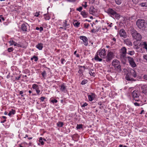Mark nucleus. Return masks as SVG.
I'll list each match as a JSON object with an SVG mask.
<instances>
[{
  "mask_svg": "<svg viewBox=\"0 0 147 147\" xmlns=\"http://www.w3.org/2000/svg\"><path fill=\"white\" fill-rule=\"evenodd\" d=\"M99 55L101 58H105L106 57V53L105 49H100L98 51L96 55L94 57V59L96 61H101L102 59L100 58L98 56Z\"/></svg>",
  "mask_w": 147,
  "mask_h": 147,
  "instance_id": "1",
  "label": "nucleus"
},
{
  "mask_svg": "<svg viewBox=\"0 0 147 147\" xmlns=\"http://www.w3.org/2000/svg\"><path fill=\"white\" fill-rule=\"evenodd\" d=\"M106 12L111 17L113 18V16H115V18L117 19H119L120 18V15L119 14L117 13L115 10L111 8H109Z\"/></svg>",
  "mask_w": 147,
  "mask_h": 147,
  "instance_id": "2",
  "label": "nucleus"
},
{
  "mask_svg": "<svg viewBox=\"0 0 147 147\" xmlns=\"http://www.w3.org/2000/svg\"><path fill=\"white\" fill-rule=\"evenodd\" d=\"M127 49L125 47H123L120 51V57L122 61H125L127 59Z\"/></svg>",
  "mask_w": 147,
  "mask_h": 147,
  "instance_id": "3",
  "label": "nucleus"
},
{
  "mask_svg": "<svg viewBox=\"0 0 147 147\" xmlns=\"http://www.w3.org/2000/svg\"><path fill=\"white\" fill-rule=\"evenodd\" d=\"M131 32L133 37L137 40H140L142 38L141 34L138 33L134 28H131Z\"/></svg>",
  "mask_w": 147,
  "mask_h": 147,
  "instance_id": "4",
  "label": "nucleus"
},
{
  "mask_svg": "<svg viewBox=\"0 0 147 147\" xmlns=\"http://www.w3.org/2000/svg\"><path fill=\"white\" fill-rule=\"evenodd\" d=\"M136 25L140 29H143L146 27L147 23H146L144 20L142 19H139L136 22Z\"/></svg>",
  "mask_w": 147,
  "mask_h": 147,
  "instance_id": "5",
  "label": "nucleus"
},
{
  "mask_svg": "<svg viewBox=\"0 0 147 147\" xmlns=\"http://www.w3.org/2000/svg\"><path fill=\"white\" fill-rule=\"evenodd\" d=\"M112 65L115 69H119L121 70V66L120 65V62L117 59H114L112 62Z\"/></svg>",
  "mask_w": 147,
  "mask_h": 147,
  "instance_id": "6",
  "label": "nucleus"
},
{
  "mask_svg": "<svg viewBox=\"0 0 147 147\" xmlns=\"http://www.w3.org/2000/svg\"><path fill=\"white\" fill-rule=\"evenodd\" d=\"M132 95L134 99L136 101H139L140 100L138 98L140 94L138 91L134 90L132 93Z\"/></svg>",
  "mask_w": 147,
  "mask_h": 147,
  "instance_id": "7",
  "label": "nucleus"
},
{
  "mask_svg": "<svg viewBox=\"0 0 147 147\" xmlns=\"http://www.w3.org/2000/svg\"><path fill=\"white\" fill-rule=\"evenodd\" d=\"M114 56L113 53L111 51H108L107 55H106V61L107 62H109L113 59Z\"/></svg>",
  "mask_w": 147,
  "mask_h": 147,
  "instance_id": "8",
  "label": "nucleus"
},
{
  "mask_svg": "<svg viewBox=\"0 0 147 147\" xmlns=\"http://www.w3.org/2000/svg\"><path fill=\"white\" fill-rule=\"evenodd\" d=\"M119 34L121 36L123 37L124 38H125L127 37L126 33L123 29L120 30L119 32Z\"/></svg>",
  "mask_w": 147,
  "mask_h": 147,
  "instance_id": "9",
  "label": "nucleus"
},
{
  "mask_svg": "<svg viewBox=\"0 0 147 147\" xmlns=\"http://www.w3.org/2000/svg\"><path fill=\"white\" fill-rule=\"evenodd\" d=\"M80 39L82 40L84 44L87 46L88 45V41L87 38L85 36H80Z\"/></svg>",
  "mask_w": 147,
  "mask_h": 147,
  "instance_id": "10",
  "label": "nucleus"
},
{
  "mask_svg": "<svg viewBox=\"0 0 147 147\" xmlns=\"http://www.w3.org/2000/svg\"><path fill=\"white\" fill-rule=\"evenodd\" d=\"M89 13L90 14L93 15H96V11L93 6L90 7L89 10Z\"/></svg>",
  "mask_w": 147,
  "mask_h": 147,
  "instance_id": "11",
  "label": "nucleus"
},
{
  "mask_svg": "<svg viewBox=\"0 0 147 147\" xmlns=\"http://www.w3.org/2000/svg\"><path fill=\"white\" fill-rule=\"evenodd\" d=\"M28 25L27 24H23L21 26V29L23 31H26Z\"/></svg>",
  "mask_w": 147,
  "mask_h": 147,
  "instance_id": "12",
  "label": "nucleus"
},
{
  "mask_svg": "<svg viewBox=\"0 0 147 147\" xmlns=\"http://www.w3.org/2000/svg\"><path fill=\"white\" fill-rule=\"evenodd\" d=\"M125 78L126 80L129 81H135V80L134 78H131V76H129L128 74H127L126 77Z\"/></svg>",
  "mask_w": 147,
  "mask_h": 147,
  "instance_id": "13",
  "label": "nucleus"
},
{
  "mask_svg": "<svg viewBox=\"0 0 147 147\" xmlns=\"http://www.w3.org/2000/svg\"><path fill=\"white\" fill-rule=\"evenodd\" d=\"M125 43L127 45L132 46V43L130 40L128 39H126L124 41Z\"/></svg>",
  "mask_w": 147,
  "mask_h": 147,
  "instance_id": "14",
  "label": "nucleus"
},
{
  "mask_svg": "<svg viewBox=\"0 0 147 147\" xmlns=\"http://www.w3.org/2000/svg\"><path fill=\"white\" fill-rule=\"evenodd\" d=\"M36 47L39 50H41L43 47V45L41 43H38Z\"/></svg>",
  "mask_w": 147,
  "mask_h": 147,
  "instance_id": "15",
  "label": "nucleus"
},
{
  "mask_svg": "<svg viewBox=\"0 0 147 147\" xmlns=\"http://www.w3.org/2000/svg\"><path fill=\"white\" fill-rule=\"evenodd\" d=\"M9 42L10 45H13L14 46H19V45L16 43L13 40H10L9 41Z\"/></svg>",
  "mask_w": 147,
  "mask_h": 147,
  "instance_id": "16",
  "label": "nucleus"
},
{
  "mask_svg": "<svg viewBox=\"0 0 147 147\" xmlns=\"http://www.w3.org/2000/svg\"><path fill=\"white\" fill-rule=\"evenodd\" d=\"M141 45L143 46V47L146 49L147 51V43L145 42H142L141 43Z\"/></svg>",
  "mask_w": 147,
  "mask_h": 147,
  "instance_id": "17",
  "label": "nucleus"
},
{
  "mask_svg": "<svg viewBox=\"0 0 147 147\" xmlns=\"http://www.w3.org/2000/svg\"><path fill=\"white\" fill-rule=\"evenodd\" d=\"M94 97V94L92 93L91 95H88V97L89 100L90 101H92Z\"/></svg>",
  "mask_w": 147,
  "mask_h": 147,
  "instance_id": "18",
  "label": "nucleus"
},
{
  "mask_svg": "<svg viewBox=\"0 0 147 147\" xmlns=\"http://www.w3.org/2000/svg\"><path fill=\"white\" fill-rule=\"evenodd\" d=\"M89 73L90 75L93 77H94L95 76V74L94 72L93 69H89Z\"/></svg>",
  "mask_w": 147,
  "mask_h": 147,
  "instance_id": "19",
  "label": "nucleus"
},
{
  "mask_svg": "<svg viewBox=\"0 0 147 147\" xmlns=\"http://www.w3.org/2000/svg\"><path fill=\"white\" fill-rule=\"evenodd\" d=\"M81 14L84 18H86L88 16V13L85 11H83L81 12Z\"/></svg>",
  "mask_w": 147,
  "mask_h": 147,
  "instance_id": "20",
  "label": "nucleus"
},
{
  "mask_svg": "<svg viewBox=\"0 0 147 147\" xmlns=\"http://www.w3.org/2000/svg\"><path fill=\"white\" fill-rule=\"evenodd\" d=\"M141 89L142 90L143 93L147 91V86L146 85L142 86L141 87Z\"/></svg>",
  "mask_w": 147,
  "mask_h": 147,
  "instance_id": "21",
  "label": "nucleus"
},
{
  "mask_svg": "<svg viewBox=\"0 0 147 147\" xmlns=\"http://www.w3.org/2000/svg\"><path fill=\"white\" fill-rule=\"evenodd\" d=\"M131 74L134 78H135L137 76V75L136 71L134 69H131Z\"/></svg>",
  "mask_w": 147,
  "mask_h": 147,
  "instance_id": "22",
  "label": "nucleus"
},
{
  "mask_svg": "<svg viewBox=\"0 0 147 147\" xmlns=\"http://www.w3.org/2000/svg\"><path fill=\"white\" fill-rule=\"evenodd\" d=\"M60 86L61 90L63 92H65L66 90L65 86L63 84L61 85Z\"/></svg>",
  "mask_w": 147,
  "mask_h": 147,
  "instance_id": "23",
  "label": "nucleus"
},
{
  "mask_svg": "<svg viewBox=\"0 0 147 147\" xmlns=\"http://www.w3.org/2000/svg\"><path fill=\"white\" fill-rule=\"evenodd\" d=\"M16 113V111L15 110H13V109H11V111L9 113H8V115L9 116H11L12 115H14Z\"/></svg>",
  "mask_w": 147,
  "mask_h": 147,
  "instance_id": "24",
  "label": "nucleus"
},
{
  "mask_svg": "<svg viewBox=\"0 0 147 147\" xmlns=\"http://www.w3.org/2000/svg\"><path fill=\"white\" fill-rule=\"evenodd\" d=\"M127 58L129 61V63L131 62L134 61V59L133 58L130 56H127Z\"/></svg>",
  "mask_w": 147,
  "mask_h": 147,
  "instance_id": "25",
  "label": "nucleus"
},
{
  "mask_svg": "<svg viewBox=\"0 0 147 147\" xmlns=\"http://www.w3.org/2000/svg\"><path fill=\"white\" fill-rule=\"evenodd\" d=\"M129 64L131 66L133 67H135L136 66V65L134 61L131 62Z\"/></svg>",
  "mask_w": 147,
  "mask_h": 147,
  "instance_id": "26",
  "label": "nucleus"
},
{
  "mask_svg": "<svg viewBox=\"0 0 147 147\" xmlns=\"http://www.w3.org/2000/svg\"><path fill=\"white\" fill-rule=\"evenodd\" d=\"M57 124L58 127H62L63 125V123L62 122H58Z\"/></svg>",
  "mask_w": 147,
  "mask_h": 147,
  "instance_id": "27",
  "label": "nucleus"
},
{
  "mask_svg": "<svg viewBox=\"0 0 147 147\" xmlns=\"http://www.w3.org/2000/svg\"><path fill=\"white\" fill-rule=\"evenodd\" d=\"M127 53L130 55H132L135 54V52L134 51H128Z\"/></svg>",
  "mask_w": 147,
  "mask_h": 147,
  "instance_id": "28",
  "label": "nucleus"
},
{
  "mask_svg": "<svg viewBox=\"0 0 147 147\" xmlns=\"http://www.w3.org/2000/svg\"><path fill=\"white\" fill-rule=\"evenodd\" d=\"M45 19L47 20H48L50 19L49 16L48 15H47L46 14H44Z\"/></svg>",
  "mask_w": 147,
  "mask_h": 147,
  "instance_id": "29",
  "label": "nucleus"
},
{
  "mask_svg": "<svg viewBox=\"0 0 147 147\" xmlns=\"http://www.w3.org/2000/svg\"><path fill=\"white\" fill-rule=\"evenodd\" d=\"M76 128L77 129H82V124H77Z\"/></svg>",
  "mask_w": 147,
  "mask_h": 147,
  "instance_id": "30",
  "label": "nucleus"
},
{
  "mask_svg": "<svg viewBox=\"0 0 147 147\" xmlns=\"http://www.w3.org/2000/svg\"><path fill=\"white\" fill-rule=\"evenodd\" d=\"M38 86L36 84H34L32 85V88L33 89L36 90L38 88Z\"/></svg>",
  "mask_w": 147,
  "mask_h": 147,
  "instance_id": "31",
  "label": "nucleus"
},
{
  "mask_svg": "<svg viewBox=\"0 0 147 147\" xmlns=\"http://www.w3.org/2000/svg\"><path fill=\"white\" fill-rule=\"evenodd\" d=\"M116 3L118 5H119L121 3V0H115Z\"/></svg>",
  "mask_w": 147,
  "mask_h": 147,
  "instance_id": "32",
  "label": "nucleus"
},
{
  "mask_svg": "<svg viewBox=\"0 0 147 147\" xmlns=\"http://www.w3.org/2000/svg\"><path fill=\"white\" fill-rule=\"evenodd\" d=\"M140 5L142 7H147V4L145 3H142Z\"/></svg>",
  "mask_w": 147,
  "mask_h": 147,
  "instance_id": "33",
  "label": "nucleus"
},
{
  "mask_svg": "<svg viewBox=\"0 0 147 147\" xmlns=\"http://www.w3.org/2000/svg\"><path fill=\"white\" fill-rule=\"evenodd\" d=\"M39 142L41 144L43 145L44 144V142L42 141V137H40L39 140Z\"/></svg>",
  "mask_w": 147,
  "mask_h": 147,
  "instance_id": "34",
  "label": "nucleus"
},
{
  "mask_svg": "<svg viewBox=\"0 0 147 147\" xmlns=\"http://www.w3.org/2000/svg\"><path fill=\"white\" fill-rule=\"evenodd\" d=\"M74 24L75 26L77 27H78L80 24V23L76 21V22L74 23Z\"/></svg>",
  "mask_w": 147,
  "mask_h": 147,
  "instance_id": "35",
  "label": "nucleus"
},
{
  "mask_svg": "<svg viewBox=\"0 0 147 147\" xmlns=\"http://www.w3.org/2000/svg\"><path fill=\"white\" fill-rule=\"evenodd\" d=\"M87 83V80H83L82 82L81 83V84L82 85H84V84H86Z\"/></svg>",
  "mask_w": 147,
  "mask_h": 147,
  "instance_id": "36",
  "label": "nucleus"
},
{
  "mask_svg": "<svg viewBox=\"0 0 147 147\" xmlns=\"http://www.w3.org/2000/svg\"><path fill=\"white\" fill-rule=\"evenodd\" d=\"M13 50V48L12 47H10L8 49L7 51L8 52H10L12 51Z\"/></svg>",
  "mask_w": 147,
  "mask_h": 147,
  "instance_id": "37",
  "label": "nucleus"
},
{
  "mask_svg": "<svg viewBox=\"0 0 147 147\" xmlns=\"http://www.w3.org/2000/svg\"><path fill=\"white\" fill-rule=\"evenodd\" d=\"M67 21L66 20H65V22H64L63 23H64V26L65 27H66L67 26L68 24L67 23Z\"/></svg>",
  "mask_w": 147,
  "mask_h": 147,
  "instance_id": "38",
  "label": "nucleus"
},
{
  "mask_svg": "<svg viewBox=\"0 0 147 147\" xmlns=\"http://www.w3.org/2000/svg\"><path fill=\"white\" fill-rule=\"evenodd\" d=\"M46 74V72L44 71L42 73V75L43 76V77H45V76Z\"/></svg>",
  "mask_w": 147,
  "mask_h": 147,
  "instance_id": "39",
  "label": "nucleus"
},
{
  "mask_svg": "<svg viewBox=\"0 0 147 147\" xmlns=\"http://www.w3.org/2000/svg\"><path fill=\"white\" fill-rule=\"evenodd\" d=\"M51 102L53 103H57V100L54 99L51 100Z\"/></svg>",
  "mask_w": 147,
  "mask_h": 147,
  "instance_id": "40",
  "label": "nucleus"
},
{
  "mask_svg": "<svg viewBox=\"0 0 147 147\" xmlns=\"http://www.w3.org/2000/svg\"><path fill=\"white\" fill-rule=\"evenodd\" d=\"M82 9V7H80L76 9V10L77 11H79L80 12L81 11Z\"/></svg>",
  "mask_w": 147,
  "mask_h": 147,
  "instance_id": "41",
  "label": "nucleus"
},
{
  "mask_svg": "<svg viewBox=\"0 0 147 147\" xmlns=\"http://www.w3.org/2000/svg\"><path fill=\"white\" fill-rule=\"evenodd\" d=\"M33 58L34 59V61H36L38 60V58L35 55H34L33 56Z\"/></svg>",
  "mask_w": 147,
  "mask_h": 147,
  "instance_id": "42",
  "label": "nucleus"
},
{
  "mask_svg": "<svg viewBox=\"0 0 147 147\" xmlns=\"http://www.w3.org/2000/svg\"><path fill=\"white\" fill-rule=\"evenodd\" d=\"M134 105L136 106H139L140 105V104L137 102H134Z\"/></svg>",
  "mask_w": 147,
  "mask_h": 147,
  "instance_id": "43",
  "label": "nucleus"
},
{
  "mask_svg": "<svg viewBox=\"0 0 147 147\" xmlns=\"http://www.w3.org/2000/svg\"><path fill=\"white\" fill-rule=\"evenodd\" d=\"M89 26V25L88 24H86V23L84 24V26L86 28H87Z\"/></svg>",
  "mask_w": 147,
  "mask_h": 147,
  "instance_id": "44",
  "label": "nucleus"
},
{
  "mask_svg": "<svg viewBox=\"0 0 147 147\" xmlns=\"http://www.w3.org/2000/svg\"><path fill=\"white\" fill-rule=\"evenodd\" d=\"M140 48V47H138V46H137V45H135L134 46V48L136 49V50H137V51H138V49H139V48Z\"/></svg>",
  "mask_w": 147,
  "mask_h": 147,
  "instance_id": "45",
  "label": "nucleus"
},
{
  "mask_svg": "<svg viewBox=\"0 0 147 147\" xmlns=\"http://www.w3.org/2000/svg\"><path fill=\"white\" fill-rule=\"evenodd\" d=\"M87 105L88 104L86 102H85V103H84L82 105V107H85L87 106Z\"/></svg>",
  "mask_w": 147,
  "mask_h": 147,
  "instance_id": "46",
  "label": "nucleus"
},
{
  "mask_svg": "<svg viewBox=\"0 0 147 147\" xmlns=\"http://www.w3.org/2000/svg\"><path fill=\"white\" fill-rule=\"evenodd\" d=\"M137 52H142V49L141 48H140V47L139 48V49L137 51Z\"/></svg>",
  "mask_w": 147,
  "mask_h": 147,
  "instance_id": "47",
  "label": "nucleus"
},
{
  "mask_svg": "<svg viewBox=\"0 0 147 147\" xmlns=\"http://www.w3.org/2000/svg\"><path fill=\"white\" fill-rule=\"evenodd\" d=\"M23 93H24L23 91H21L20 92V94L21 95V96L22 97L24 96L22 94Z\"/></svg>",
  "mask_w": 147,
  "mask_h": 147,
  "instance_id": "48",
  "label": "nucleus"
},
{
  "mask_svg": "<svg viewBox=\"0 0 147 147\" xmlns=\"http://www.w3.org/2000/svg\"><path fill=\"white\" fill-rule=\"evenodd\" d=\"M84 4H83L82 5L85 8L87 6V2H84Z\"/></svg>",
  "mask_w": 147,
  "mask_h": 147,
  "instance_id": "49",
  "label": "nucleus"
},
{
  "mask_svg": "<svg viewBox=\"0 0 147 147\" xmlns=\"http://www.w3.org/2000/svg\"><path fill=\"white\" fill-rule=\"evenodd\" d=\"M36 90L37 94H39V93L40 92V90H39L38 88L36 89Z\"/></svg>",
  "mask_w": 147,
  "mask_h": 147,
  "instance_id": "50",
  "label": "nucleus"
},
{
  "mask_svg": "<svg viewBox=\"0 0 147 147\" xmlns=\"http://www.w3.org/2000/svg\"><path fill=\"white\" fill-rule=\"evenodd\" d=\"M45 97H41L40 98V100L42 101H44V100L45 99Z\"/></svg>",
  "mask_w": 147,
  "mask_h": 147,
  "instance_id": "51",
  "label": "nucleus"
},
{
  "mask_svg": "<svg viewBox=\"0 0 147 147\" xmlns=\"http://www.w3.org/2000/svg\"><path fill=\"white\" fill-rule=\"evenodd\" d=\"M78 73L81 74H82V70L81 69H80L78 71Z\"/></svg>",
  "mask_w": 147,
  "mask_h": 147,
  "instance_id": "52",
  "label": "nucleus"
},
{
  "mask_svg": "<svg viewBox=\"0 0 147 147\" xmlns=\"http://www.w3.org/2000/svg\"><path fill=\"white\" fill-rule=\"evenodd\" d=\"M143 77L145 80H147V75H144Z\"/></svg>",
  "mask_w": 147,
  "mask_h": 147,
  "instance_id": "53",
  "label": "nucleus"
},
{
  "mask_svg": "<svg viewBox=\"0 0 147 147\" xmlns=\"http://www.w3.org/2000/svg\"><path fill=\"white\" fill-rule=\"evenodd\" d=\"M39 30H40V32H41L43 30V28L42 27H40V28H39Z\"/></svg>",
  "mask_w": 147,
  "mask_h": 147,
  "instance_id": "54",
  "label": "nucleus"
},
{
  "mask_svg": "<svg viewBox=\"0 0 147 147\" xmlns=\"http://www.w3.org/2000/svg\"><path fill=\"white\" fill-rule=\"evenodd\" d=\"M0 18H1V19H2L3 21H4L5 20V19L2 16L0 15Z\"/></svg>",
  "mask_w": 147,
  "mask_h": 147,
  "instance_id": "55",
  "label": "nucleus"
},
{
  "mask_svg": "<svg viewBox=\"0 0 147 147\" xmlns=\"http://www.w3.org/2000/svg\"><path fill=\"white\" fill-rule=\"evenodd\" d=\"M144 59L146 60L147 61V55H144Z\"/></svg>",
  "mask_w": 147,
  "mask_h": 147,
  "instance_id": "56",
  "label": "nucleus"
},
{
  "mask_svg": "<svg viewBox=\"0 0 147 147\" xmlns=\"http://www.w3.org/2000/svg\"><path fill=\"white\" fill-rule=\"evenodd\" d=\"M65 59H61V63L62 64L64 63L63 62L65 61Z\"/></svg>",
  "mask_w": 147,
  "mask_h": 147,
  "instance_id": "57",
  "label": "nucleus"
},
{
  "mask_svg": "<svg viewBox=\"0 0 147 147\" xmlns=\"http://www.w3.org/2000/svg\"><path fill=\"white\" fill-rule=\"evenodd\" d=\"M20 77H21V76H19L18 77H16V79L17 80H19L20 79Z\"/></svg>",
  "mask_w": 147,
  "mask_h": 147,
  "instance_id": "58",
  "label": "nucleus"
},
{
  "mask_svg": "<svg viewBox=\"0 0 147 147\" xmlns=\"http://www.w3.org/2000/svg\"><path fill=\"white\" fill-rule=\"evenodd\" d=\"M119 147H127V146H123L122 145L120 144L119 146Z\"/></svg>",
  "mask_w": 147,
  "mask_h": 147,
  "instance_id": "59",
  "label": "nucleus"
},
{
  "mask_svg": "<svg viewBox=\"0 0 147 147\" xmlns=\"http://www.w3.org/2000/svg\"><path fill=\"white\" fill-rule=\"evenodd\" d=\"M36 13H37L38 14H37L35 15L34 16H36V17H38L39 16V13H38L37 12H36Z\"/></svg>",
  "mask_w": 147,
  "mask_h": 147,
  "instance_id": "60",
  "label": "nucleus"
},
{
  "mask_svg": "<svg viewBox=\"0 0 147 147\" xmlns=\"http://www.w3.org/2000/svg\"><path fill=\"white\" fill-rule=\"evenodd\" d=\"M98 104L100 106H101L102 105V103L101 102H99L98 103Z\"/></svg>",
  "mask_w": 147,
  "mask_h": 147,
  "instance_id": "61",
  "label": "nucleus"
},
{
  "mask_svg": "<svg viewBox=\"0 0 147 147\" xmlns=\"http://www.w3.org/2000/svg\"><path fill=\"white\" fill-rule=\"evenodd\" d=\"M113 24L112 23H111L109 25V26L110 27H111L112 26Z\"/></svg>",
  "mask_w": 147,
  "mask_h": 147,
  "instance_id": "62",
  "label": "nucleus"
},
{
  "mask_svg": "<svg viewBox=\"0 0 147 147\" xmlns=\"http://www.w3.org/2000/svg\"><path fill=\"white\" fill-rule=\"evenodd\" d=\"M144 112V110H142L141 112L140 113V114H142Z\"/></svg>",
  "mask_w": 147,
  "mask_h": 147,
  "instance_id": "63",
  "label": "nucleus"
},
{
  "mask_svg": "<svg viewBox=\"0 0 147 147\" xmlns=\"http://www.w3.org/2000/svg\"><path fill=\"white\" fill-rule=\"evenodd\" d=\"M6 121V120L5 119V120H4L3 121H1V123H4L5 121Z\"/></svg>",
  "mask_w": 147,
  "mask_h": 147,
  "instance_id": "64",
  "label": "nucleus"
}]
</instances>
